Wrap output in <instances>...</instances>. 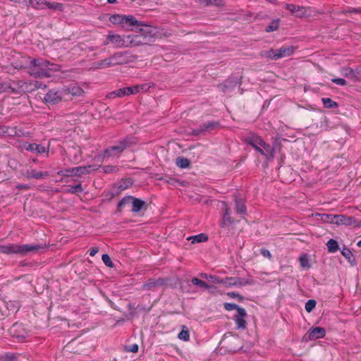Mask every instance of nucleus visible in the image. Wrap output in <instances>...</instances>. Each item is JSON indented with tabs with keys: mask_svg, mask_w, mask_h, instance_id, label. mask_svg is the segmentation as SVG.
Wrapping results in <instances>:
<instances>
[{
	"mask_svg": "<svg viewBox=\"0 0 361 361\" xmlns=\"http://www.w3.org/2000/svg\"><path fill=\"white\" fill-rule=\"evenodd\" d=\"M29 63L25 66L27 73L35 78H50L51 73L60 71V66L50 63L49 61L42 59L27 58Z\"/></svg>",
	"mask_w": 361,
	"mask_h": 361,
	"instance_id": "obj_1",
	"label": "nucleus"
},
{
	"mask_svg": "<svg viewBox=\"0 0 361 361\" xmlns=\"http://www.w3.org/2000/svg\"><path fill=\"white\" fill-rule=\"evenodd\" d=\"M248 145H251L257 150L262 156L267 158H274V149L267 144L260 137L256 135H252L246 139Z\"/></svg>",
	"mask_w": 361,
	"mask_h": 361,
	"instance_id": "obj_2",
	"label": "nucleus"
},
{
	"mask_svg": "<svg viewBox=\"0 0 361 361\" xmlns=\"http://www.w3.org/2000/svg\"><path fill=\"white\" fill-rule=\"evenodd\" d=\"M127 51H118L115 52L109 57L105 58L95 63L97 68H106L109 67L114 66L116 65L125 64L128 62Z\"/></svg>",
	"mask_w": 361,
	"mask_h": 361,
	"instance_id": "obj_3",
	"label": "nucleus"
},
{
	"mask_svg": "<svg viewBox=\"0 0 361 361\" xmlns=\"http://www.w3.org/2000/svg\"><path fill=\"white\" fill-rule=\"evenodd\" d=\"M295 48L293 46H283L279 49H271L260 52L262 57L276 61L278 59L288 57L293 54Z\"/></svg>",
	"mask_w": 361,
	"mask_h": 361,
	"instance_id": "obj_4",
	"label": "nucleus"
},
{
	"mask_svg": "<svg viewBox=\"0 0 361 361\" xmlns=\"http://www.w3.org/2000/svg\"><path fill=\"white\" fill-rule=\"evenodd\" d=\"M135 142V138L126 137L120 140L117 145L106 148L104 150V157H117L120 155L125 149Z\"/></svg>",
	"mask_w": 361,
	"mask_h": 361,
	"instance_id": "obj_5",
	"label": "nucleus"
},
{
	"mask_svg": "<svg viewBox=\"0 0 361 361\" xmlns=\"http://www.w3.org/2000/svg\"><path fill=\"white\" fill-rule=\"evenodd\" d=\"M131 205V212L137 213L142 209H146L147 204L144 200L133 196H126L118 203V209L121 211L126 206Z\"/></svg>",
	"mask_w": 361,
	"mask_h": 361,
	"instance_id": "obj_6",
	"label": "nucleus"
},
{
	"mask_svg": "<svg viewBox=\"0 0 361 361\" xmlns=\"http://www.w3.org/2000/svg\"><path fill=\"white\" fill-rule=\"evenodd\" d=\"M109 44H111L115 48L129 47L127 35L122 37L114 32H109L104 42V45L106 46Z\"/></svg>",
	"mask_w": 361,
	"mask_h": 361,
	"instance_id": "obj_7",
	"label": "nucleus"
},
{
	"mask_svg": "<svg viewBox=\"0 0 361 361\" xmlns=\"http://www.w3.org/2000/svg\"><path fill=\"white\" fill-rule=\"evenodd\" d=\"M30 5L36 9L49 8L54 11H61L63 4L57 2H49L46 0H30Z\"/></svg>",
	"mask_w": 361,
	"mask_h": 361,
	"instance_id": "obj_8",
	"label": "nucleus"
},
{
	"mask_svg": "<svg viewBox=\"0 0 361 361\" xmlns=\"http://www.w3.org/2000/svg\"><path fill=\"white\" fill-rule=\"evenodd\" d=\"M95 170V169H93V166L91 165L87 166H78V167H73L68 169H66L65 171H61L59 172V174L65 176H80L84 174H88L90 173V171Z\"/></svg>",
	"mask_w": 361,
	"mask_h": 361,
	"instance_id": "obj_9",
	"label": "nucleus"
},
{
	"mask_svg": "<svg viewBox=\"0 0 361 361\" xmlns=\"http://www.w3.org/2000/svg\"><path fill=\"white\" fill-rule=\"evenodd\" d=\"M334 221V224H336L337 226L340 225H345V226H353L355 227H360L361 226V221H358L353 216H349L344 214H338L335 215L334 217H333Z\"/></svg>",
	"mask_w": 361,
	"mask_h": 361,
	"instance_id": "obj_10",
	"label": "nucleus"
},
{
	"mask_svg": "<svg viewBox=\"0 0 361 361\" xmlns=\"http://www.w3.org/2000/svg\"><path fill=\"white\" fill-rule=\"evenodd\" d=\"M63 92L62 89H51L45 94L44 102L49 104H58L61 101L64 100Z\"/></svg>",
	"mask_w": 361,
	"mask_h": 361,
	"instance_id": "obj_11",
	"label": "nucleus"
},
{
	"mask_svg": "<svg viewBox=\"0 0 361 361\" xmlns=\"http://www.w3.org/2000/svg\"><path fill=\"white\" fill-rule=\"evenodd\" d=\"M45 247V244L40 245V244H36V245H20L17 244V254L20 255H26L27 254L30 252H37L39 250L43 249Z\"/></svg>",
	"mask_w": 361,
	"mask_h": 361,
	"instance_id": "obj_12",
	"label": "nucleus"
},
{
	"mask_svg": "<svg viewBox=\"0 0 361 361\" xmlns=\"http://www.w3.org/2000/svg\"><path fill=\"white\" fill-rule=\"evenodd\" d=\"M64 96V100L71 99L73 96H80L83 94L82 89L76 84H71L66 87L62 89Z\"/></svg>",
	"mask_w": 361,
	"mask_h": 361,
	"instance_id": "obj_13",
	"label": "nucleus"
},
{
	"mask_svg": "<svg viewBox=\"0 0 361 361\" xmlns=\"http://www.w3.org/2000/svg\"><path fill=\"white\" fill-rule=\"evenodd\" d=\"M140 32L144 37L145 40H147V43L149 44L155 41L157 30L156 28L149 25H145L143 27L140 29Z\"/></svg>",
	"mask_w": 361,
	"mask_h": 361,
	"instance_id": "obj_14",
	"label": "nucleus"
},
{
	"mask_svg": "<svg viewBox=\"0 0 361 361\" xmlns=\"http://www.w3.org/2000/svg\"><path fill=\"white\" fill-rule=\"evenodd\" d=\"M135 94H137L135 90V86H132V87H126L116 90L115 91L110 92L109 94L108 97L109 98H115L116 97H123L125 96Z\"/></svg>",
	"mask_w": 361,
	"mask_h": 361,
	"instance_id": "obj_15",
	"label": "nucleus"
},
{
	"mask_svg": "<svg viewBox=\"0 0 361 361\" xmlns=\"http://www.w3.org/2000/svg\"><path fill=\"white\" fill-rule=\"evenodd\" d=\"M23 149L35 154H41L48 152V148L36 143L25 142L23 145Z\"/></svg>",
	"mask_w": 361,
	"mask_h": 361,
	"instance_id": "obj_16",
	"label": "nucleus"
},
{
	"mask_svg": "<svg viewBox=\"0 0 361 361\" xmlns=\"http://www.w3.org/2000/svg\"><path fill=\"white\" fill-rule=\"evenodd\" d=\"M219 126V123L217 121H209L200 126L197 129L193 130V134L195 135H200L204 132H210Z\"/></svg>",
	"mask_w": 361,
	"mask_h": 361,
	"instance_id": "obj_17",
	"label": "nucleus"
},
{
	"mask_svg": "<svg viewBox=\"0 0 361 361\" xmlns=\"http://www.w3.org/2000/svg\"><path fill=\"white\" fill-rule=\"evenodd\" d=\"M128 43L130 47H138L143 44H148L147 43V40H145L144 37H142L140 32H139L136 35H127Z\"/></svg>",
	"mask_w": 361,
	"mask_h": 361,
	"instance_id": "obj_18",
	"label": "nucleus"
},
{
	"mask_svg": "<svg viewBox=\"0 0 361 361\" xmlns=\"http://www.w3.org/2000/svg\"><path fill=\"white\" fill-rule=\"evenodd\" d=\"M23 176L27 179L35 178L37 180L44 179L49 176L48 171H37L35 169H27L24 173Z\"/></svg>",
	"mask_w": 361,
	"mask_h": 361,
	"instance_id": "obj_19",
	"label": "nucleus"
},
{
	"mask_svg": "<svg viewBox=\"0 0 361 361\" xmlns=\"http://www.w3.org/2000/svg\"><path fill=\"white\" fill-rule=\"evenodd\" d=\"M286 8L298 18L303 17L306 14L307 9L306 7L297 6L293 4H286Z\"/></svg>",
	"mask_w": 361,
	"mask_h": 361,
	"instance_id": "obj_20",
	"label": "nucleus"
},
{
	"mask_svg": "<svg viewBox=\"0 0 361 361\" xmlns=\"http://www.w3.org/2000/svg\"><path fill=\"white\" fill-rule=\"evenodd\" d=\"M325 335V329L319 326L310 329L307 332L308 339L310 341H314L319 338H324Z\"/></svg>",
	"mask_w": 361,
	"mask_h": 361,
	"instance_id": "obj_21",
	"label": "nucleus"
},
{
	"mask_svg": "<svg viewBox=\"0 0 361 361\" xmlns=\"http://www.w3.org/2000/svg\"><path fill=\"white\" fill-rule=\"evenodd\" d=\"M247 314L244 309H239L237 314L234 316L233 319L238 329H245L246 321L245 319Z\"/></svg>",
	"mask_w": 361,
	"mask_h": 361,
	"instance_id": "obj_22",
	"label": "nucleus"
},
{
	"mask_svg": "<svg viewBox=\"0 0 361 361\" xmlns=\"http://www.w3.org/2000/svg\"><path fill=\"white\" fill-rule=\"evenodd\" d=\"M166 281L163 279H150L147 280L142 286L144 290H152L157 287L162 286L165 284Z\"/></svg>",
	"mask_w": 361,
	"mask_h": 361,
	"instance_id": "obj_23",
	"label": "nucleus"
},
{
	"mask_svg": "<svg viewBox=\"0 0 361 361\" xmlns=\"http://www.w3.org/2000/svg\"><path fill=\"white\" fill-rule=\"evenodd\" d=\"M224 209L225 211L224 215L220 222L221 226L222 228H226L233 224L234 220L231 216V210L228 207L227 204L224 202Z\"/></svg>",
	"mask_w": 361,
	"mask_h": 361,
	"instance_id": "obj_24",
	"label": "nucleus"
},
{
	"mask_svg": "<svg viewBox=\"0 0 361 361\" xmlns=\"http://www.w3.org/2000/svg\"><path fill=\"white\" fill-rule=\"evenodd\" d=\"M359 71L358 70H353L350 68H343L342 70V74L343 75H344L345 78H348L349 79H351L353 80V81H355V82H360V78L358 77V74H359Z\"/></svg>",
	"mask_w": 361,
	"mask_h": 361,
	"instance_id": "obj_25",
	"label": "nucleus"
},
{
	"mask_svg": "<svg viewBox=\"0 0 361 361\" xmlns=\"http://www.w3.org/2000/svg\"><path fill=\"white\" fill-rule=\"evenodd\" d=\"M0 253L6 255L17 254V244L1 245Z\"/></svg>",
	"mask_w": 361,
	"mask_h": 361,
	"instance_id": "obj_26",
	"label": "nucleus"
},
{
	"mask_svg": "<svg viewBox=\"0 0 361 361\" xmlns=\"http://www.w3.org/2000/svg\"><path fill=\"white\" fill-rule=\"evenodd\" d=\"M235 211L240 214H245L246 213V207L241 199H235Z\"/></svg>",
	"mask_w": 361,
	"mask_h": 361,
	"instance_id": "obj_27",
	"label": "nucleus"
},
{
	"mask_svg": "<svg viewBox=\"0 0 361 361\" xmlns=\"http://www.w3.org/2000/svg\"><path fill=\"white\" fill-rule=\"evenodd\" d=\"M176 164L179 168L185 169L190 166V161L187 158L179 157L176 159Z\"/></svg>",
	"mask_w": 361,
	"mask_h": 361,
	"instance_id": "obj_28",
	"label": "nucleus"
},
{
	"mask_svg": "<svg viewBox=\"0 0 361 361\" xmlns=\"http://www.w3.org/2000/svg\"><path fill=\"white\" fill-rule=\"evenodd\" d=\"M188 239L191 240L192 243H202L206 242L208 240V237L204 233H200L196 235L191 236Z\"/></svg>",
	"mask_w": 361,
	"mask_h": 361,
	"instance_id": "obj_29",
	"label": "nucleus"
},
{
	"mask_svg": "<svg viewBox=\"0 0 361 361\" xmlns=\"http://www.w3.org/2000/svg\"><path fill=\"white\" fill-rule=\"evenodd\" d=\"M279 26V19L272 20L265 28V31L267 32L277 30Z\"/></svg>",
	"mask_w": 361,
	"mask_h": 361,
	"instance_id": "obj_30",
	"label": "nucleus"
},
{
	"mask_svg": "<svg viewBox=\"0 0 361 361\" xmlns=\"http://www.w3.org/2000/svg\"><path fill=\"white\" fill-rule=\"evenodd\" d=\"M326 246L329 252H335L338 249V245L336 240L334 239H330L327 243Z\"/></svg>",
	"mask_w": 361,
	"mask_h": 361,
	"instance_id": "obj_31",
	"label": "nucleus"
},
{
	"mask_svg": "<svg viewBox=\"0 0 361 361\" xmlns=\"http://www.w3.org/2000/svg\"><path fill=\"white\" fill-rule=\"evenodd\" d=\"M154 85L153 84H142V85H135V90L136 92V93H138V92H145L149 90V89L152 87H153Z\"/></svg>",
	"mask_w": 361,
	"mask_h": 361,
	"instance_id": "obj_32",
	"label": "nucleus"
},
{
	"mask_svg": "<svg viewBox=\"0 0 361 361\" xmlns=\"http://www.w3.org/2000/svg\"><path fill=\"white\" fill-rule=\"evenodd\" d=\"M124 24H129L130 25H142V23L138 22L133 16H126L124 18Z\"/></svg>",
	"mask_w": 361,
	"mask_h": 361,
	"instance_id": "obj_33",
	"label": "nucleus"
},
{
	"mask_svg": "<svg viewBox=\"0 0 361 361\" xmlns=\"http://www.w3.org/2000/svg\"><path fill=\"white\" fill-rule=\"evenodd\" d=\"M322 102L326 108L331 109L338 106V104L330 98H322Z\"/></svg>",
	"mask_w": 361,
	"mask_h": 361,
	"instance_id": "obj_34",
	"label": "nucleus"
},
{
	"mask_svg": "<svg viewBox=\"0 0 361 361\" xmlns=\"http://www.w3.org/2000/svg\"><path fill=\"white\" fill-rule=\"evenodd\" d=\"M341 254L345 257V259H347L350 262H352L355 260V258L353 257V255L352 252L346 247H344L341 250Z\"/></svg>",
	"mask_w": 361,
	"mask_h": 361,
	"instance_id": "obj_35",
	"label": "nucleus"
},
{
	"mask_svg": "<svg viewBox=\"0 0 361 361\" xmlns=\"http://www.w3.org/2000/svg\"><path fill=\"white\" fill-rule=\"evenodd\" d=\"M82 190L83 189L81 183H79L73 186H68V188L67 189L66 191L72 194H75L82 192Z\"/></svg>",
	"mask_w": 361,
	"mask_h": 361,
	"instance_id": "obj_36",
	"label": "nucleus"
},
{
	"mask_svg": "<svg viewBox=\"0 0 361 361\" xmlns=\"http://www.w3.org/2000/svg\"><path fill=\"white\" fill-rule=\"evenodd\" d=\"M191 281L193 285L198 286L202 288L207 289V288H209V286L207 285V283H205L204 281H202L197 278H193Z\"/></svg>",
	"mask_w": 361,
	"mask_h": 361,
	"instance_id": "obj_37",
	"label": "nucleus"
},
{
	"mask_svg": "<svg viewBox=\"0 0 361 361\" xmlns=\"http://www.w3.org/2000/svg\"><path fill=\"white\" fill-rule=\"evenodd\" d=\"M201 3L205 6L216 5L221 6L223 5L222 0H201Z\"/></svg>",
	"mask_w": 361,
	"mask_h": 361,
	"instance_id": "obj_38",
	"label": "nucleus"
},
{
	"mask_svg": "<svg viewBox=\"0 0 361 361\" xmlns=\"http://www.w3.org/2000/svg\"><path fill=\"white\" fill-rule=\"evenodd\" d=\"M103 171L106 173H116L118 171V168L116 166L106 165L102 167Z\"/></svg>",
	"mask_w": 361,
	"mask_h": 361,
	"instance_id": "obj_39",
	"label": "nucleus"
},
{
	"mask_svg": "<svg viewBox=\"0 0 361 361\" xmlns=\"http://www.w3.org/2000/svg\"><path fill=\"white\" fill-rule=\"evenodd\" d=\"M124 18H126V16L114 15L110 18V20L114 23H116L124 24Z\"/></svg>",
	"mask_w": 361,
	"mask_h": 361,
	"instance_id": "obj_40",
	"label": "nucleus"
},
{
	"mask_svg": "<svg viewBox=\"0 0 361 361\" xmlns=\"http://www.w3.org/2000/svg\"><path fill=\"white\" fill-rule=\"evenodd\" d=\"M316 301L314 300H309L305 304V310L307 312H312L316 307Z\"/></svg>",
	"mask_w": 361,
	"mask_h": 361,
	"instance_id": "obj_41",
	"label": "nucleus"
},
{
	"mask_svg": "<svg viewBox=\"0 0 361 361\" xmlns=\"http://www.w3.org/2000/svg\"><path fill=\"white\" fill-rule=\"evenodd\" d=\"M236 281H238V282L235 281V283H232L233 286H245V285L253 284V281L251 279L245 280V279H237Z\"/></svg>",
	"mask_w": 361,
	"mask_h": 361,
	"instance_id": "obj_42",
	"label": "nucleus"
},
{
	"mask_svg": "<svg viewBox=\"0 0 361 361\" xmlns=\"http://www.w3.org/2000/svg\"><path fill=\"white\" fill-rule=\"evenodd\" d=\"M224 307L228 311L236 310L237 312H238L239 309H243L242 307H240L238 305H237L235 303H229V302L224 303Z\"/></svg>",
	"mask_w": 361,
	"mask_h": 361,
	"instance_id": "obj_43",
	"label": "nucleus"
},
{
	"mask_svg": "<svg viewBox=\"0 0 361 361\" xmlns=\"http://www.w3.org/2000/svg\"><path fill=\"white\" fill-rule=\"evenodd\" d=\"M102 259L105 265L109 267H114V264L110 258V257L107 254H104L102 257Z\"/></svg>",
	"mask_w": 361,
	"mask_h": 361,
	"instance_id": "obj_44",
	"label": "nucleus"
},
{
	"mask_svg": "<svg viewBox=\"0 0 361 361\" xmlns=\"http://www.w3.org/2000/svg\"><path fill=\"white\" fill-rule=\"evenodd\" d=\"M178 338L184 341H188L190 338L188 331L183 329L178 334Z\"/></svg>",
	"mask_w": 361,
	"mask_h": 361,
	"instance_id": "obj_45",
	"label": "nucleus"
},
{
	"mask_svg": "<svg viewBox=\"0 0 361 361\" xmlns=\"http://www.w3.org/2000/svg\"><path fill=\"white\" fill-rule=\"evenodd\" d=\"M4 361H18L17 357L13 353H7L3 357Z\"/></svg>",
	"mask_w": 361,
	"mask_h": 361,
	"instance_id": "obj_46",
	"label": "nucleus"
},
{
	"mask_svg": "<svg viewBox=\"0 0 361 361\" xmlns=\"http://www.w3.org/2000/svg\"><path fill=\"white\" fill-rule=\"evenodd\" d=\"M334 216H335V215H333V214H324L322 215V219L324 221L329 222L331 224H334L335 219L333 218Z\"/></svg>",
	"mask_w": 361,
	"mask_h": 361,
	"instance_id": "obj_47",
	"label": "nucleus"
},
{
	"mask_svg": "<svg viewBox=\"0 0 361 361\" xmlns=\"http://www.w3.org/2000/svg\"><path fill=\"white\" fill-rule=\"evenodd\" d=\"M12 87L7 83H0V94L8 92Z\"/></svg>",
	"mask_w": 361,
	"mask_h": 361,
	"instance_id": "obj_48",
	"label": "nucleus"
},
{
	"mask_svg": "<svg viewBox=\"0 0 361 361\" xmlns=\"http://www.w3.org/2000/svg\"><path fill=\"white\" fill-rule=\"evenodd\" d=\"M331 81L334 83L341 86H345L347 84L346 80L343 78H332Z\"/></svg>",
	"mask_w": 361,
	"mask_h": 361,
	"instance_id": "obj_49",
	"label": "nucleus"
},
{
	"mask_svg": "<svg viewBox=\"0 0 361 361\" xmlns=\"http://www.w3.org/2000/svg\"><path fill=\"white\" fill-rule=\"evenodd\" d=\"M300 265L302 267H310V264H309V262H308V259L305 256L300 257Z\"/></svg>",
	"mask_w": 361,
	"mask_h": 361,
	"instance_id": "obj_50",
	"label": "nucleus"
},
{
	"mask_svg": "<svg viewBox=\"0 0 361 361\" xmlns=\"http://www.w3.org/2000/svg\"><path fill=\"white\" fill-rule=\"evenodd\" d=\"M260 252L261 254L264 257H267V258H269L270 259L271 257V252L265 249V248H262L260 250Z\"/></svg>",
	"mask_w": 361,
	"mask_h": 361,
	"instance_id": "obj_51",
	"label": "nucleus"
},
{
	"mask_svg": "<svg viewBox=\"0 0 361 361\" xmlns=\"http://www.w3.org/2000/svg\"><path fill=\"white\" fill-rule=\"evenodd\" d=\"M30 188V185L27 184H18L16 185V188H18L19 190H29Z\"/></svg>",
	"mask_w": 361,
	"mask_h": 361,
	"instance_id": "obj_52",
	"label": "nucleus"
},
{
	"mask_svg": "<svg viewBox=\"0 0 361 361\" xmlns=\"http://www.w3.org/2000/svg\"><path fill=\"white\" fill-rule=\"evenodd\" d=\"M20 326L17 324H15L13 325V326L11 327V334H12L13 336H16V337H23V336H20V335H16L14 334V331L18 329L19 328Z\"/></svg>",
	"mask_w": 361,
	"mask_h": 361,
	"instance_id": "obj_53",
	"label": "nucleus"
},
{
	"mask_svg": "<svg viewBox=\"0 0 361 361\" xmlns=\"http://www.w3.org/2000/svg\"><path fill=\"white\" fill-rule=\"evenodd\" d=\"M343 12L344 13H361V8H351V9L345 10Z\"/></svg>",
	"mask_w": 361,
	"mask_h": 361,
	"instance_id": "obj_54",
	"label": "nucleus"
},
{
	"mask_svg": "<svg viewBox=\"0 0 361 361\" xmlns=\"http://www.w3.org/2000/svg\"><path fill=\"white\" fill-rule=\"evenodd\" d=\"M128 350L133 353H137L138 351V345L137 344H133L129 347Z\"/></svg>",
	"mask_w": 361,
	"mask_h": 361,
	"instance_id": "obj_55",
	"label": "nucleus"
},
{
	"mask_svg": "<svg viewBox=\"0 0 361 361\" xmlns=\"http://www.w3.org/2000/svg\"><path fill=\"white\" fill-rule=\"evenodd\" d=\"M219 87L224 92H226L227 90L230 87V85H227L226 84H222L219 86Z\"/></svg>",
	"mask_w": 361,
	"mask_h": 361,
	"instance_id": "obj_56",
	"label": "nucleus"
},
{
	"mask_svg": "<svg viewBox=\"0 0 361 361\" xmlns=\"http://www.w3.org/2000/svg\"><path fill=\"white\" fill-rule=\"evenodd\" d=\"M98 251L99 250L97 247H92L90 251V255L93 257L98 252Z\"/></svg>",
	"mask_w": 361,
	"mask_h": 361,
	"instance_id": "obj_57",
	"label": "nucleus"
},
{
	"mask_svg": "<svg viewBox=\"0 0 361 361\" xmlns=\"http://www.w3.org/2000/svg\"><path fill=\"white\" fill-rule=\"evenodd\" d=\"M228 295L231 298L240 297V295L238 293H235L234 292L228 293Z\"/></svg>",
	"mask_w": 361,
	"mask_h": 361,
	"instance_id": "obj_58",
	"label": "nucleus"
},
{
	"mask_svg": "<svg viewBox=\"0 0 361 361\" xmlns=\"http://www.w3.org/2000/svg\"><path fill=\"white\" fill-rule=\"evenodd\" d=\"M131 183H131L130 180H128V184H127V185H120V188H121V189H126V188H128V184H131Z\"/></svg>",
	"mask_w": 361,
	"mask_h": 361,
	"instance_id": "obj_59",
	"label": "nucleus"
},
{
	"mask_svg": "<svg viewBox=\"0 0 361 361\" xmlns=\"http://www.w3.org/2000/svg\"><path fill=\"white\" fill-rule=\"evenodd\" d=\"M237 279H239V278H235V279L231 278V279H229V280L231 281V282L229 283L231 285H232V283H235V281L238 282V281H236Z\"/></svg>",
	"mask_w": 361,
	"mask_h": 361,
	"instance_id": "obj_60",
	"label": "nucleus"
},
{
	"mask_svg": "<svg viewBox=\"0 0 361 361\" xmlns=\"http://www.w3.org/2000/svg\"><path fill=\"white\" fill-rule=\"evenodd\" d=\"M41 82H36V84H35V86L37 87V88H40L41 87Z\"/></svg>",
	"mask_w": 361,
	"mask_h": 361,
	"instance_id": "obj_61",
	"label": "nucleus"
},
{
	"mask_svg": "<svg viewBox=\"0 0 361 361\" xmlns=\"http://www.w3.org/2000/svg\"><path fill=\"white\" fill-rule=\"evenodd\" d=\"M116 0H107L108 3L109 4H114L116 2Z\"/></svg>",
	"mask_w": 361,
	"mask_h": 361,
	"instance_id": "obj_62",
	"label": "nucleus"
},
{
	"mask_svg": "<svg viewBox=\"0 0 361 361\" xmlns=\"http://www.w3.org/2000/svg\"><path fill=\"white\" fill-rule=\"evenodd\" d=\"M357 245L358 247H361V240H360L357 242Z\"/></svg>",
	"mask_w": 361,
	"mask_h": 361,
	"instance_id": "obj_63",
	"label": "nucleus"
},
{
	"mask_svg": "<svg viewBox=\"0 0 361 361\" xmlns=\"http://www.w3.org/2000/svg\"><path fill=\"white\" fill-rule=\"evenodd\" d=\"M216 282L217 283H221L222 281H219V280H215Z\"/></svg>",
	"mask_w": 361,
	"mask_h": 361,
	"instance_id": "obj_64",
	"label": "nucleus"
}]
</instances>
